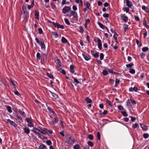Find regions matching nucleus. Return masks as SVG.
<instances>
[{
    "label": "nucleus",
    "instance_id": "obj_62",
    "mask_svg": "<svg viewBox=\"0 0 149 149\" xmlns=\"http://www.w3.org/2000/svg\"><path fill=\"white\" fill-rule=\"evenodd\" d=\"M103 74L104 75H106L108 74V72L107 71L104 70L103 71Z\"/></svg>",
    "mask_w": 149,
    "mask_h": 149
},
{
    "label": "nucleus",
    "instance_id": "obj_50",
    "mask_svg": "<svg viewBox=\"0 0 149 149\" xmlns=\"http://www.w3.org/2000/svg\"><path fill=\"white\" fill-rule=\"evenodd\" d=\"M128 25L127 24H124V27H123V29H124V31L125 32L126 31V30L128 29Z\"/></svg>",
    "mask_w": 149,
    "mask_h": 149
},
{
    "label": "nucleus",
    "instance_id": "obj_7",
    "mask_svg": "<svg viewBox=\"0 0 149 149\" xmlns=\"http://www.w3.org/2000/svg\"><path fill=\"white\" fill-rule=\"evenodd\" d=\"M71 9L70 7L68 6H65L62 9V13L65 14L69 12Z\"/></svg>",
    "mask_w": 149,
    "mask_h": 149
},
{
    "label": "nucleus",
    "instance_id": "obj_42",
    "mask_svg": "<svg viewBox=\"0 0 149 149\" xmlns=\"http://www.w3.org/2000/svg\"><path fill=\"white\" fill-rule=\"evenodd\" d=\"M133 65L134 64L133 63H131L130 64H127L126 65V66L127 68H131L133 66Z\"/></svg>",
    "mask_w": 149,
    "mask_h": 149
},
{
    "label": "nucleus",
    "instance_id": "obj_43",
    "mask_svg": "<svg viewBox=\"0 0 149 149\" xmlns=\"http://www.w3.org/2000/svg\"><path fill=\"white\" fill-rule=\"evenodd\" d=\"M52 34L55 36V38H57L58 37V34L56 32H52Z\"/></svg>",
    "mask_w": 149,
    "mask_h": 149
},
{
    "label": "nucleus",
    "instance_id": "obj_41",
    "mask_svg": "<svg viewBox=\"0 0 149 149\" xmlns=\"http://www.w3.org/2000/svg\"><path fill=\"white\" fill-rule=\"evenodd\" d=\"M55 116V117L54 118V121L55 122V123H57L58 122V118L56 116V115L54 116Z\"/></svg>",
    "mask_w": 149,
    "mask_h": 149
},
{
    "label": "nucleus",
    "instance_id": "obj_19",
    "mask_svg": "<svg viewBox=\"0 0 149 149\" xmlns=\"http://www.w3.org/2000/svg\"><path fill=\"white\" fill-rule=\"evenodd\" d=\"M40 45L41 47V48L42 49L45 50V46L43 42H40Z\"/></svg>",
    "mask_w": 149,
    "mask_h": 149
},
{
    "label": "nucleus",
    "instance_id": "obj_40",
    "mask_svg": "<svg viewBox=\"0 0 149 149\" xmlns=\"http://www.w3.org/2000/svg\"><path fill=\"white\" fill-rule=\"evenodd\" d=\"M80 146L78 144H76L73 147L74 149H79Z\"/></svg>",
    "mask_w": 149,
    "mask_h": 149
},
{
    "label": "nucleus",
    "instance_id": "obj_51",
    "mask_svg": "<svg viewBox=\"0 0 149 149\" xmlns=\"http://www.w3.org/2000/svg\"><path fill=\"white\" fill-rule=\"evenodd\" d=\"M79 28L80 29V31H79V32L81 33H82L84 32V30L83 29V28L82 26H80L79 27Z\"/></svg>",
    "mask_w": 149,
    "mask_h": 149
},
{
    "label": "nucleus",
    "instance_id": "obj_44",
    "mask_svg": "<svg viewBox=\"0 0 149 149\" xmlns=\"http://www.w3.org/2000/svg\"><path fill=\"white\" fill-rule=\"evenodd\" d=\"M64 21L65 23L67 25H69L70 24V23L67 19L64 18Z\"/></svg>",
    "mask_w": 149,
    "mask_h": 149
},
{
    "label": "nucleus",
    "instance_id": "obj_48",
    "mask_svg": "<svg viewBox=\"0 0 149 149\" xmlns=\"http://www.w3.org/2000/svg\"><path fill=\"white\" fill-rule=\"evenodd\" d=\"M52 95L54 99H57L58 97V95L55 93H52Z\"/></svg>",
    "mask_w": 149,
    "mask_h": 149
},
{
    "label": "nucleus",
    "instance_id": "obj_24",
    "mask_svg": "<svg viewBox=\"0 0 149 149\" xmlns=\"http://www.w3.org/2000/svg\"><path fill=\"white\" fill-rule=\"evenodd\" d=\"M75 1L77 3H79V6H82L83 1L82 0H75Z\"/></svg>",
    "mask_w": 149,
    "mask_h": 149
},
{
    "label": "nucleus",
    "instance_id": "obj_17",
    "mask_svg": "<svg viewBox=\"0 0 149 149\" xmlns=\"http://www.w3.org/2000/svg\"><path fill=\"white\" fill-rule=\"evenodd\" d=\"M84 5L86 7L88 8V9H90V7L91 6L90 4L88 1H85L84 3Z\"/></svg>",
    "mask_w": 149,
    "mask_h": 149
},
{
    "label": "nucleus",
    "instance_id": "obj_8",
    "mask_svg": "<svg viewBox=\"0 0 149 149\" xmlns=\"http://www.w3.org/2000/svg\"><path fill=\"white\" fill-rule=\"evenodd\" d=\"M52 23L54 27L58 29H63L64 28V27L63 25H60L57 23H55L54 22H52Z\"/></svg>",
    "mask_w": 149,
    "mask_h": 149
},
{
    "label": "nucleus",
    "instance_id": "obj_2",
    "mask_svg": "<svg viewBox=\"0 0 149 149\" xmlns=\"http://www.w3.org/2000/svg\"><path fill=\"white\" fill-rule=\"evenodd\" d=\"M33 130H35L36 131H38L41 133L45 135L46 134L47 130L46 129L44 128H41L40 127H39V128L34 127L33 128Z\"/></svg>",
    "mask_w": 149,
    "mask_h": 149
},
{
    "label": "nucleus",
    "instance_id": "obj_11",
    "mask_svg": "<svg viewBox=\"0 0 149 149\" xmlns=\"http://www.w3.org/2000/svg\"><path fill=\"white\" fill-rule=\"evenodd\" d=\"M126 2V6L129 8H131L133 6V4L131 1L129 0H125Z\"/></svg>",
    "mask_w": 149,
    "mask_h": 149
},
{
    "label": "nucleus",
    "instance_id": "obj_47",
    "mask_svg": "<svg viewBox=\"0 0 149 149\" xmlns=\"http://www.w3.org/2000/svg\"><path fill=\"white\" fill-rule=\"evenodd\" d=\"M46 142L48 146H51L52 144V141L50 140H47Z\"/></svg>",
    "mask_w": 149,
    "mask_h": 149
},
{
    "label": "nucleus",
    "instance_id": "obj_33",
    "mask_svg": "<svg viewBox=\"0 0 149 149\" xmlns=\"http://www.w3.org/2000/svg\"><path fill=\"white\" fill-rule=\"evenodd\" d=\"M18 112L22 116L24 117H25V116L24 114L25 113L23 111H22L21 110H19L18 111Z\"/></svg>",
    "mask_w": 149,
    "mask_h": 149
},
{
    "label": "nucleus",
    "instance_id": "obj_16",
    "mask_svg": "<svg viewBox=\"0 0 149 149\" xmlns=\"http://www.w3.org/2000/svg\"><path fill=\"white\" fill-rule=\"evenodd\" d=\"M23 129L25 133L27 134H28L29 133L30 131L29 128L28 127H25L23 128Z\"/></svg>",
    "mask_w": 149,
    "mask_h": 149
},
{
    "label": "nucleus",
    "instance_id": "obj_26",
    "mask_svg": "<svg viewBox=\"0 0 149 149\" xmlns=\"http://www.w3.org/2000/svg\"><path fill=\"white\" fill-rule=\"evenodd\" d=\"M31 131L33 132L36 135H38V137L40 138V137L41 135V134H40L35 130H31Z\"/></svg>",
    "mask_w": 149,
    "mask_h": 149
},
{
    "label": "nucleus",
    "instance_id": "obj_39",
    "mask_svg": "<svg viewBox=\"0 0 149 149\" xmlns=\"http://www.w3.org/2000/svg\"><path fill=\"white\" fill-rule=\"evenodd\" d=\"M47 76L50 79H53L54 78L53 76L51 74L49 73H47Z\"/></svg>",
    "mask_w": 149,
    "mask_h": 149
},
{
    "label": "nucleus",
    "instance_id": "obj_22",
    "mask_svg": "<svg viewBox=\"0 0 149 149\" xmlns=\"http://www.w3.org/2000/svg\"><path fill=\"white\" fill-rule=\"evenodd\" d=\"M55 62L58 66L60 67L61 66V62L59 59H56L55 61Z\"/></svg>",
    "mask_w": 149,
    "mask_h": 149
},
{
    "label": "nucleus",
    "instance_id": "obj_6",
    "mask_svg": "<svg viewBox=\"0 0 149 149\" xmlns=\"http://www.w3.org/2000/svg\"><path fill=\"white\" fill-rule=\"evenodd\" d=\"M97 40V42L98 43V47L100 50L102 49V44L101 41L98 38H97L96 39H94V41H96V40Z\"/></svg>",
    "mask_w": 149,
    "mask_h": 149
},
{
    "label": "nucleus",
    "instance_id": "obj_59",
    "mask_svg": "<svg viewBox=\"0 0 149 149\" xmlns=\"http://www.w3.org/2000/svg\"><path fill=\"white\" fill-rule=\"evenodd\" d=\"M130 70L129 71V72L131 74H134L135 72V70H134L132 69H130Z\"/></svg>",
    "mask_w": 149,
    "mask_h": 149
},
{
    "label": "nucleus",
    "instance_id": "obj_30",
    "mask_svg": "<svg viewBox=\"0 0 149 149\" xmlns=\"http://www.w3.org/2000/svg\"><path fill=\"white\" fill-rule=\"evenodd\" d=\"M61 42L64 43H65L68 42V41L65 38L62 37L61 39Z\"/></svg>",
    "mask_w": 149,
    "mask_h": 149
},
{
    "label": "nucleus",
    "instance_id": "obj_31",
    "mask_svg": "<svg viewBox=\"0 0 149 149\" xmlns=\"http://www.w3.org/2000/svg\"><path fill=\"white\" fill-rule=\"evenodd\" d=\"M123 10L124 11H126L127 13L129 11L130 9L128 7H123Z\"/></svg>",
    "mask_w": 149,
    "mask_h": 149
},
{
    "label": "nucleus",
    "instance_id": "obj_35",
    "mask_svg": "<svg viewBox=\"0 0 149 149\" xmlns=\"http://www.w3.org/2000/svg\"><path fill=\"white\" fill-rule=\"evenodd\" d=\"M149 48L147 47H144L142 48V51L143 52H146L148 50Z\"/></svg>",
    "mask_w": 149,
    "mask_h": 149
},
{
    "label": "nucleus",
    "instance_id": "obj_34",
    "mask_svg": "<svg viewBox=\"0 0 149 149\" xmlns=\"http://www.w3.org/2000/svg\"><path fill=\"white\" fill-rule=\"evenodd\" d=\"M136 43L137 45L139 47H140L141 46H142V44L141 42L137 39L136 40Z\"/></svg>",
    "mask_w": 149,
    "mask_h": 149
},
{
    "label": "nucleus",
    "instance_id": "obj_52",
    "mask_svg": "<svg viewBox=\"0 0 149 149\" xmlns=\"http://www.w3.org/2000/svg\"><path fill=\"white\" fill-rule=\"evenodd\" d=\"M134 17L135 19V20L137 21H140V19L139 17L135 15L134 16Z\"/></svg>",
    "mask_w": 149,
    "mask_h": 149
},
{
    "label": "nucleus",
    "instance_id": "obj_63",
    "mask_svg": "<svg viewBox=\"0 0 149 149\" xmlns=\"http://www.w3.org/2000/svg\"><path fill=\"white\" fill-rule=\"evenodd\" d=\"M60 72L62 73L63 74L65 75L66 74V72L63 69H61L60 70Z\"/></svg>",
    "mask_w": 149,
    "mask_h": 149
},
{
    "label": "nucleus",
    "instance_id": "obj_56",
    "mask_svg": "<svg viewBox=\"0 0 149 149\" xmlns=\"http://www.w3.org/2000/svg\"><path fill=\"white\" fill-rule=\"evenodd\" d=\"M99 52H97L95 53L94 54L93 56L95 58H97L99 56Z\"/></svg>",
    "mask_w": 149,
    "mask_h": 149
},
{
    "label": "nucleus",
    "instance_id": "obj_49",
    "mask_svg": "<svg viewBox=\"0 0 149 149\" xmlns=\"http://www.w3.org/2000/svg\"><path fill=\"white\" fill-rule=\"evenodd\" d=\"M121 113L122 115L126 117L127 116V113L125 111H123L121 112Z\"/></svg>",
    "mask_w": 149,
    "mask_h": 149
},
{
    "label": "nucleus",
    "instance_id": "obj_64",
    "mask_svg": "<svg viewBox=\"0 0 149 149\" xmlns=\"http://www.w3.org/2000/svg\"><path fill=\"white\" fill-rule=\"evenodd\" d=\"M140 56L142 58H143L145 56V54L144 53H142L140 54Z\"/></svg>",
    "mask_w": 149,
    "mask_h": 149
},
{
    "label": "nucleus",
    "instance_id": "obj_54",
    "mask_svg": "<svg viewBox=\"0 0 149 149\" xmlns=\"http://www.w3.org/2000/svg\"><path fill=\"white\" fill-rule=\"evenodd\" d=\"M130 102H132L133 105L136 104V101L133 99H130Z\"/></svg>",
    "mask_w": 149,
    "mask_h": 149
},
{
    "label": "nucleus",
    "instance_id": "obj_21",
    "mask_svg": "<svg viewBox=\"0 0 149 149\" xmlns=\"http://www.w3.org/2000/svg\"><path fill=\"white\" fill-rule=\"evenodd\" d=\"M142 9L143 10H144L146 13H149L148 8L145 6H142Z\"/></svg>",
    "mask_w": 149,
    "mask_h": 149
},
{
    "label": "nucleus",
    "instance_id": "obj_46",
    "mask_svg": "<svg viewBox=\"0 0 149 149\" xmlns=\"http://www.w3.org/2000/svg\"><path fill=\"white\" fill-rule=\"evenodd\" d=\"M130 99H128L126 101V105L127 107H129V105L130 104Z\"/></svg>",
    "mask_w": 149,
    "mask_h": 149
},
{
    "label": "nucleus",
    "instance_id": "obj_4",
    "mask_svg": "<svg viewBox=\"0 0 149 149\" xmlns=\"http://www.w3.org/2000/svg\"><path fill=\"white\" fill-rule=\"evenodd\" d=\"M22 9L23 14H22V16L24 19H27L29 17L28 12H26V7L25 8V9L22 7Z\"/></svg>",
    "mask_w": 149,
    "mask_h": 149
},
{
    "label": "nucleus",
    "instance_id": "obj_27",
    "mask_svg": "<svg viewBox=\"0 0 149 149\" xmlns=\"http://www.w3.org/2000/svg\"><path fill=\"white\" fill-rule=\"evenodd\" d=\"M36 58L38 61L40 59L41 56L40 53L39 52H38L36 54Z\"/></svg>",
    "mask_w": 149,
    "mask_h": 149
},
{
    "label": "nucleus",
    "instance_id": "obj_53",
    "mask_svg": "<svg viewBox=\"0 0 149 149\" xmlns=\"http://www.w3.org/2000/svg\"><path fill=\"white\" fill-rule=\"evenodd\" d=\"M49 123L50 125L53 126L55 124V123L54 121H51L49 122Z\"/></svg>",
    "mask_w": 149,
    "mask_h": 149
},
{
    "label": "nucleus",
    "instance_id": "obj_58",
    "mask_svg": "<svg viewBox=\"0 0 149 149\" xmlns=\"http://www.w3.org/2000/svg\"><path fill=\"white\" fill-rule=\"evenodd\" d=\"M104 55L103 53H101L100 55V60H102L104 58Z\"/></svg>",
    "mask_w": 149,
    "mask_h": 149
},
{
    "label": "nucleus",
    "instance_id": "obj_55",
    "mask_svg": "<svg viewBox=\"0 0 149 149\" xmlns=\"http://www.w3.org/2000/svg\"><path fill=\"white\" fill-rule=\"evenodd\" d=\"M88 138L90 140H93V135L91 134H89L88 136Z\"/></svg>",
    "mask_w": 149,
    "mask_h": 149
},
{
    "label": "nucleus",
    "instance_id": "obj_5",
    "mask_svg": "<svg viewBox=\"0 0 149 149\" xmlns=\"http://www.w3.org/2000/svg\"><path fill=\"white\" fill-rule=\"evenodd\" d=\"M26 120L28 123V126L30 127H31L34 126V124L32 120L29 118H26Z\"/></svg>",
    "mask_w": 149,
    "mask_h": 149
},
{
    "label": "nucleus",
    "instance_id": "obj_25",
    "mask_svg": "<svg viewBox=\"0 0 149 149\" xmlns=\"http://www.w3.org/2000/svg\"><path fill=\"white\" fill-rule=\"evenodd\" d=\"M47 109H48V111H49L52 113L53 114L54 116L56 115V114L54 112V111L50 107H48Z\"/></svg>",
    "mask_w": 149,
    "mask_h": 149
},
{
    "label": "nucleus",
    "instance_id": "obj_57",
    "mask_svg": "<svg viewBox=\"0 0 149 149\" xmlns=\"http://www.w3.org/2000/svg\"><path fill=\"white\" fill-rule=\"evenodd\" d=\"M97 138L98 140H100V133L98 132L97 134Z\"/></svg>",
    "mask_w": 149,
    "mask_h": 149
},
{
    "label": "nucleus",
    "instance_id": "obj_12",
    "mask_svg": "<svg viewBox=\"0 0 149 149\" xmlns=\"http://www.w3.org/2000/svg\"><path fill=\"white\" fill-rule=\"evenodd\" d=\"M82 55L86 61H89L91 59V56L87 54H82Z\"/></svg>",
    "mask_w": 149,
    "mask_h": 149
},
{
    "label": "nucleus",
    "instance_id": "obj_10",
    "mask_svg": "<svg viewBox=\"0 0 149 149\" xmlns=\"http://www.w3.org/2000/svg\"><path fill=\"white\" fill-rule=\"evenodd\" d=\"M121 19L125 22H126L128 21V18L125 16V14H122L120 16Z\"/></svg>",
    "mask_w": 149,
    "mask_h": 149
},
{
    "label": "nucleus",
    "instance_id": "obj_18",
    "mask_svg": "<svg viewBox=\"0 0 149 149\" xmlns=\"http://www.w3.org/2000/svg\"><path fill=\"white\" fill-rule=\"evenodd\" d=\"M35 17L37 19H39V12L38 11L36 10L35 11Z\"/></svg>",
    "mask_w": 149,
    "mask_h": 149
},
{
    "label": "nucleus",
    "instance_id": "obj_38",
    "mask_svg": "<svg viewBox=\"0 0 149 149\" xmlns=\"http://www.w3.org/2000/svg\"><path fill=\"white\" fill-rule=\"evenodd\" d=\"M143 137L145 139H147L149 136V135L147 133H144L143 134Z\"/></svg>",
    "mask_w": 149,
    "mask_h": 149
},
{
    "label": "nucleus",
    "instance_id": "obj_37",
    "mask_svg": "<svg viewBox=\"0 0 149 149\" xmlns=\"http://www.w3.org/2000/svg\"><path fill=\"white\" fill-rule=\"evenodd\" d=\"M140 126L144 130H146L147 129V127L146 126L143 125L142 124H140Z\"/></svg>",
    "mask_w": 149,
    "mask_h": 149
},
{
    "label": "nucleus",
    "instance_id": "obj_1",
    "mask_svg": "<svg viewBox=\"0 0 149 149\" xmlns=\"http://www.w3.org/2000/svg\"><path fill=\"white\" fill-rule=\"evenodd\" d=\"M69 16L71 17H73L71 18L72 22H73L74 21H78V15L77 13L75 11L73 10L70 11Z\"/></svg>",
    "mask_w": 149,
    "mask_h": 149
},
{
    "label": "nucleus",
    "instance_id": "obj_14",
    "mask_svg": "<svg viewBox=\"0 0 149 149\" xmlns=\"http://www.w3.org/2000/svg\"><path fill=\"white\" fill-rule=\"evenodd\" d=\"M34 5V0H32L31 1V5H28L27 6V8L29 10H30L31 8H32L33 7Z\"/></svg>",
    "mask_w": 149,
    "mask_h": 149
},
{
    "label": "nucleus",
    "instance_id": "obj_23",
    "mask_svg": "<svg viewBox=\"0 0 149 149\" xmlns=\"http://www.w3.org/2000/svg\"><path fill=\"white\" fill-rule=\"evenodd\" d=\"M70 71L72 73H74V66L72 65H70Z\"/></svg>",
    "mask_w": 149,
    "mask_h": 149
},
{
    "label": "nucleus",
    "instance_id": "obj_3",
    "mask_svg": "<svg viewBox=\"0 0 149 149\" xmlns=\"http://www.w3.org/2000/svg\"><path fill=\"white\" fill-rule=\"evenodd\" d=\"M65 142L68 144L72 145L74 142V138L71 136L67 138Z\"/></svg>",
    "mask_w": 149,
    "mask_h": 149
},
{
    "label": "nucleus",
    "instance_id": "obj_29",
    "mask_svg": "<svg viewBox=\"0 0 149 149\" xmlns=\"http://www.w3.org/2000/svg\"><path fill=\"white\" fill-rule=\"evenodd\" d=\"M45 148H46L47 149L46 147L43 144H42L39 147V149H44Z\"/></svg>",
    "mask_w": 149,
    "mask_h": 149
},
{
    "label": "nucleus",
    "instance_id": "obj_60",
    "mask_svg": "<svg viewBox=\"0 0 149 149\" xmlns=\"http://www.w3.org/2000/svg\"><path fill=\"white\" fill-rule=\"evenodd\" d=\"M38 33L39 34H40L42 33L43 31L41 28H39L38 29Z\"/></svg>",
    "mask_w": 149,
    "mask_h": 149
},
{
    "label": "nucleus",
    "instance_id": "obj_28",
    "mask_svg": "<svg viewBox=\"0 0 149 149\" xmlns=\"http://www.w3.org/2000/svg\"><path fill=\"white\" fill-rule=\"evenodd\" d=\"M114 35L113 36V37L114 39L116 40L117 42V36H118L117 34L116 33L115 31H113Z\"/></svg>",
    "mask_w": 149,
    "mask_h": 149
},
{
    "label": "nucleus",
    "instance_id": "obj_36",
    "mask_svg": "<svg viewBox=\"0 0 149 149\" xmlns=\"http://www.w3.org/2000/svg\"><path fill=\"white\" fill-rule=\"evenodd\" d=\"M143 24L144 27H146L147 29H149V26L147 25L146 24V21H143Z\"/></svg>",
    "mask_w": 149,
    "mask_h": 149
},
{
    "label": "nucleus",
    "instance_id": "obj_9",
    "mask_svg": "<svg viewBox=\"0 0 149 149\" xmlns=\"http://www.w3.org/2000/svg\"><path fill=\"white\" fill-rule=\"evenodd\" d=\"M97 24L100 28L103 29H106L107 31V32H109V29L107 27L104 26L102 23L99 22H97Z\"/></svg>",
    "mask_w": 149,
    "mask_h": 149
},
{
    "label": "nucleus",
    "instance_id": "obj_13",
    "mask_svg": "<svg viewBox=\"0 0 149 149\" xmlns=\"http://www.w3.org/2000/svg\"><path fill=\"white\" fill-rule=\"evenodd\" d=\"M7 122L8 123H9L11 125H13L15 127H17V125L14 122L11 120L9 119H8L7 120Z\"/></svg>",
    "mask_w": 149,
    "mask_h": 149
},
{
    "label": "nucleus",
    "instance_id": "obj_15",
    "mask_svg": "<svg viewBox=\"0 0 149 149\" xmlns=\"http://www.w3.org/2000/svg\"><path fill=\"white\" fill-rule=\"evenodd\" d=\"M129 91L130 92H132L133 91H135L136 92L138 91V88L136 87L135 86L134 88L130 87L129 88Z\"/></svg>",
    "mask_w": 149,
    "mask_h": 149
},
{
    "label": "nucleus",
    "instance_id": "obj_32",
    "mask_svg": "<svg viewBox=\"0 0 149 149\" xmlns=\"http://www.w3.org/2000/svg\"><path fill=\"white\" fill-rule=\"evenodd\" d=\"M6 108H7V111L9 113H12V111L11 110V107L10 106H7L6 107Z\"/></svg>",
    "mask_w": 149,
    "mask_h": 149
},
{
    "label": "nucleus",
    "instance_id": "obj_45",
    "mask_svg": "<svg viewBox=\"0 0 149 149\" xmlns=\"http://www.w3.org/2000/svg\"><path fill=\"white\" fill-rule=\"evenodd\" d=\"M87 144L90 147H92L93 146L92 142L90 141H88L87 142Z\"/></svg>",
    "mask_w": 149,
    "mask_h": 149
},
{
    "label": "nucleus",
    "instance_id": "obj_61",
    "mask_svg": "<svg viewBox=\"0 0 149 149\" xmlns=\"http://www.w3.org/2000/svg\"><path fill=\"white\" fill-rule=\"evenodd\" d=\"M118 109L120 110H124V108L122 106H119L118 107Z\"/></svg>",
    "mask_w": 149,
    "mask_h": 149
},
{
    "label": "nucleus",
    "instance_id": "obj_20",
    "mask_svg": "<svg viewBox=\"0 0 149 149\" xmlns=\"http://www.w3.org/2000/svg\"><path fill=\"white\" fill-rule=\"evenodd\" d=\"M85 101L87 104L91 103L92 102V100L88 97H86V98Z\"/></svg>",
    "mask_w": 149,
    "mask_h": 149
}]
</instances>
